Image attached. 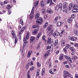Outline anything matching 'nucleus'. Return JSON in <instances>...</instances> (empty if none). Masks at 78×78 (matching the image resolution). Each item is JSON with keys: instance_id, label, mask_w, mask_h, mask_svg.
Wrapping results in <instances>:
<instances>
[{"instance_id": "f8f14e48", "label": "nucleus", "mask_w": 78, "mask_h": 78, "mask_svg": "<svg viewBox=\"0 0 78 78\" xmlns=\"http://www.w3.org/2000/svg\"><path fill=\"white\" fill-rule=\"evenodd\" d=\"M35 37H30V43H32L33 41H34L35 40Z\"/></svg>"}, {"instance_id": "a19ab883", "label": "nucleus", "mask_w": 78, "mask_h": 78, "mask_svg": "<svg viewBox=\"0 0 78 78\" xmlns=\"http://www.w3.org/2000/svg\"><path fill=\"white\" fill-rule=\"evenodd\" d=\"M78 58V57L76 56H74L73 57V58H72V59H73V60L75 59H77Z\"/></svg>"}, {"instance_id": "423d86ee", "label": "nucleus", "mask_w": 78, "mask_h": 78, "mask_svg": "<svg viewBox=\"0 0 78 78\" xmlns=\"http://www.w3.org/2000/svg\"><path fill=\"white\" fill-rule=\"evenodd\" d=\"M25 30V27H23V28H22L20 30V31L19 32V37L20 39H21V36H22V34L23 33V31Z\"/></svg>"}, {"instance_id": "774afa93", "label": "nucleus", "mask_w": 78, "mask_h": 78, "mask_svg": "<svg viewBox=\"0 0 78 78\" xmlns=\"http://www.w3.org/2000/svg\"><path fill=\"white\" fill-rule=\"evenodd\" d=\"M76 27L78 28V23H77L76 25Z\"/></svg>"}, {"instance_id": "ddd939ff", "label": "nucleus", "mask_w": 78, "mask_h": 78, "mask_svg": "<svg viewBox=\"0 0 78 78\" xmlns=\"http://www.w3.org/2000/svg\"><path fill=\"white\" fill-rule=\"evenodd\" d=\"M38 32V30L37 29H34L32 31L33 34H36Z\"/></svg>"}, {"instance_id": "c756f323", "label": "nucleus", "mask_w": 78, "mask_h": 78, "mask_svg": "<svg viewBox=\"0 0 78 78\" xmlns=\"http://www.w3.org/2000/svg\"><path fill=\"white\" fill-rule=\"evenodd\" d=\"M41 12L43 14L45 13V10L44 9H43L41 10Z\"/></svg>"}, {"instance_id": "79ce46f5", "label": "nucleus", "mask_w": 78, "mask_h": 78, "mask_svg": "<svg viewBox=\"0 0 78 78\" xmlns=\"http://www.w3.org/2000/svg\"><path fill=\"white\" fill-rule=\"evenodd\" d=\"M34 70V66H32L30 68V71H32Z\"/></svg>"}, {"instance_id": "6e6d98bb", "label": "nucleus", "mask_w": 78, "mask_h": 78, "mask_svg": "<svg viewBox=\"0 0 78 78\" xmlns=\"http://www.w3.org/2000/svg\"><path fill=\"white\" fill-rule=\"evenodd\" d=\"M33 62L31 61L30 63V66H33Z\"/></svg>"}, {"instance_id": "393cba45", "label": "nucleus", "mask_w": 78, "mask_h": 78, "mask_svg": "<svg viewBox=\"0 0 78 78\" xmlns=\"http://www.w3.org/2000/svg\"><path fill=\"white\" fill-rule=\"evenodd\" d=\"M12 34L14 38H16V34H14V31H12Z\"/></svg>"}, {"instance_id": "c03bdc74", "label": "nucleus", "mask_w": 78, "mask_h": 78, "mask_svg": "<svg viewBox=\"0 0 78 78\" xmlns=\"http://www.w3.org/2000/svg\"><path fill=\"white\" fill-rule=\"evenodd\" d=\"M55 54H58V53H59V51L58 50L57 51H55Z\"/></svg>"}, {"instance_id": "c9c22d12", "label": "nucleus", "mask_w": 78, "mask_h": 78, "mask_svg": "<svg viewBox=\"0 0 78 78\" xmlns=\"http://www.w3.org/2000/svg\"><path fill=\"white\" fill-rule=\"evenodd\" d=\"M65 48H70V45H69V44H67Z\"/></svg>"}, {"instance_id": "09e8293b", "label": "nucleus", "mask_w": 78, "mask_h": 78, "mask_svg": "<svg viewBox=\"0 0 78 78\" xmlns=\"http://www.w3.org/2000/svg\"><path fill=\"white\" fill-rule=\"evenodd\" d=\"M28 78H30V72H28L27 73Z\"/></svg>"}, {"instance_id": "f03ea898", "label": "nucleus", "mask_w": 78, "mask_h": 78, "mask_svg": "<svg viewBox=\"0 0 78 78\" xmlns=\"http://www.w3.org/2000/svg\"><path fill=\"white\" fill-rule=\"evenodd\" d=\"M39 13H37L35 15V19L37 20L36 21V23L37 24H41L42 23L41 22H43V20L41 18H39Z\"/></svg>"}, {"instance_id": "58836bf2", "label": "nucleus", "mask_w": 78, "mask_h": 78, "mask_svg": "<svg viewBox=\"0 0 78 78\" xmlns=\"http://www.w3.org/2000/svg\"><path fill=\"white\" fill-rule=\"evenodd\" d=\"M20 22L21 25H23V20H20Z\"/></svg>"}, {"instance_id": "69168bd1", "label": "nucleus", "mask_w": 78, "mask_h": 78, "mask_svg": "<svg viewBox=\"0 0 78 78\" xmlns=\"http://www.w3.org/2000/svg\"><path fill=\"white\" fill-rule=\"evenodd\" d=\"M51 62H50L49 63V67H51Z\"/></svg>"}, {"instance_id": "ea45409f", "label": "nucleus", "mask_w": 78, "mask_h": 78, "mask_svg": "<svg viewBox=\"0 0 78 78\" xmlns=\"http://www.w3.org/2000/svg\"><path fill=\"white\" fill-rule=\"evenodd\" d=\"M67 49L66 48H63V50L65 53H66L67 52Z\"/></svg>"}, {"instance_id": "a878e982", "label": "nucleus", "mask_w": 78, "mask_h": 78, "mask_svg": "<svg viewBox=\"0 0 78 78\" xmlns=\"http://www.w3.org/2000/svg\"><path fill=\"white\" fill-rule=\"evenodd\" d=\"M45 68H43L42 69V71L41 72V74L42 76H43L44 74H45Z\"/></svg>"}, {"instance_id": "37998d69", "label": "nucleus", "mask_w": 78, "mask_h": 78, "mask_svg": "<svg viewBox=\"0 0 78 78\" xmlns=\"http://www.w3.org/2000/svg\"><path fill=\"white\" fill-rule=\"evenodd\" d=\"M50 50H48L47 51L46 53H47V54H48L49 55H50Z\"/></svg>"}, {"instance_id": "5fc2aeb1", "label": "nucleus", "mask_w": 78, "mask_h": 78, "mask_svg": "<svg viewBox=\"0 0 78 78\" xmlns=\"http://www.w3.org/2000/svg\"><path fill=\"white\" fill-rule=\"evenodd\" d=\"M51 48V46L48 45L47 47V50H48V49H49V48Z\"/></svg>"}, {"instance_id": "6e6552de", "label": "nucleus", "mask_w": 78, "mask_h": 78, "mask_svg": "<svg viewBox=\"0 0 78 78\" xmlns=\"http://www.w3.org/2000/svg\"><path fill=\"white\" fill-rule=\"evenodd\" d=\"M59 35V32L57 31L55 32L52 34V36L55 37H57V36H58Z\"/></svg>"}, {"instance_id": "c85d7f7f", "label": "nucleus", "mask_w": 78, "mask_h": 78, "mask_svg": "<svg viewBox=\"0 0 78 78\" xmlns=\"http://www.w3.org/2000/svg\"><path fill=\"white\" fill-rule=\"evenodd\" d=\"M45 37H46L45 36V35H44L42 37V39H43V41H44L45 42L46 41V39H45Z\"/></svg>"}, {"instance_id": "e433bc0d", "label": "nucleus", "mask_w": 78, "mask_h": 78, "mask_svg": "<svg viewBox=\"0 0 78 78\" xmlns=\"http://www.w3.org/2000/svg\"><path fill=\"white\" fill-rule=\"evenodd\" d=\"M48 30H52V29H51V26H48Z\"/></svg>"}, {"instance_id": "e2e57ef3", "label": "nucleus", "mask_w": 78, "mask_h": 78, "mask_svg": "<svg viewBox=\"0 0 78 78\" xmlns=\"http://www.w3.org/2000/svg\"><path fill=\"white\" fill-rule=\"evenodd\" d=\"M75 78H78V75L77 74H76L75 75Z\"/></svg>"}, {"instance_id": "412c9836", "label": "nucleus", "mask_w": 78, "mask_h": 78, "mask_svg": "<svg viewBox=\"0 0 78 78\" xmlns=\"http://www.w3.org/2000/svg\"><path fill=\"white\" fill-rule=\"evenodd\" d=\"M67 21L69 23H71V22L73 21V20L71 18H69L68 19Z\"/></svg>"}, {"instance_id": "3c124183", "label": "nucleus", "mask_w": 78, "mask_h": 78, "mask_svg": "<svg viewBox=\"0 0 78 78\" xmlns=\"http://www.w3.org/2000/svg\"><path fill=\"white\" fill-rule=\"evenodd\" d=\"M69 60L70 61V62H69V64H71L72 63V59H71V58H69Z\"/></svg>"}, {"instance_id": "2f4dec72", "label": "nucleus", "mask_w": 78, "mask_h": 78, "mask_svg": "<svg viewBox=\"0 0 78 78\" xmlns=\"http://www.w3.org/2000/svg\"><path fill=\"white\" fill-rule=\"evenodd\" d=\"M0 4L2 6V8H4L5 6V4H4V3H3V2H1L0 3Z\"/></svg>"}, {"instance_id": "0e129e2a", "label": "nucleus", "mask_w": 78, "mask_h": 78, "mask_svg": "<svg viewBox=\"0 0 78 78\" xmlns=\"http://www.w3.org/2000/svg\"><path fill=\"white\" fill-rule=\"evenodd\" d=\"M74 46L75 47H78V44H74Z\"/></svg>"}, {"instance_id": "13d9d810", "label": "nucleus", "mask_w": 78, "mask_h": 78, "mask_svg": "<svg viewBox=\"0 0 78 78\" xmlns=\"http://www.w3.org/2000/svg\"><path fill=\"white\" fill-rule=\"evenodd\" d=\"M47 56H49V55L47 53H46L44 55V56H45V57H47Z\"/></svg>"}, {"instance_id": "72a5a7b5", "label": "nucleus", "mask_w": 78, "mask_h": 78, "mask_svg": "<svg viewBox=\"0 0 78 78\" xmlns=\"http://www.w3.org/2000/svg\"><path fill=\"white\" fill-rule=\"evenodd\" d=\"M38 70V71H37V74L36 75V76H39V75H40V73H39V72L40 71V70H39V69Z\"/></svg>"}, {"instance_id": "864d4df0", "label": "nucleus", "mask_w": 78, "mask_h": 78, "mask_svg": "<svg viewBox=\"0 0 78 78\" xmlns=\"http://www.w3.org/2000/svg\"><path fill=\"white\" fill-rule=\"evenodd\" d=\"M63 77L64 78H67V76L66 75L63 74Z\"/></svg>"}, {"instance_id": "680f3d73", "label": "nucleus", "mask_w": 78, "mask_h": 78, "mask_svg": "<svg viewBox=\"0 0 78 78\" xmlns=\"http://www.w3.org/2000/svg\"><path fill=\"white\" fill-rule=\"evenodd\" d=\"M68 63V62L67 61H65L63 62V64H67Z\"/></svg>"}, {"instance_id": "bb28decb", "label": "nucleus", "mask_w": 78, "mask_h": 78, "mask_svg": "<svg viewBox=\"0 0 78 78\" xmlns=\"http://www.w3.org/2000/svg\"><path fill=\"white\" fill-rule=\"evenodd\" d=\"M74 33L76 35H78V32L77 30L75 29L74 30Z\"/></svg>"}, {"instance_id": "8fccbe9b", "label": "nucleus", "mask_w": 78, "mask_h": 78, "mask_svg": "<svg viewBox=\"0 0 78 78\" xmlns=\"http://www.w3.org/2000/svg\"><path fill=\"white\" fill-rule=\"evenodd\" d=\"M37 66L39 67H41V64H40V63H39L38 62H37Z\"/></svg>"}, {"instance_id": "603ef678", "label": "nucleus", "mask_w": 78, "mask_h": 78, "mask_svg": "<svg viewBox=\"0 0 78 78\" xmlns=\"http://www.w3.org/2000/svg\"><path fill=\"white\" fill-rule=\"evenodd\" d=\"M49 72L50 73H51V74H54V73L52 72V71L51 69L49 70Z\"/></svg>"}, {"instance_id": "a211bd4d", "label": "nucleus", "mask_w": 78, "mask_h": 78, "mask_svg": "<svg viewBox=\"0 0 78 78\" xmlns=\"http://www.w3.org/2000/svg\"><path fill=\"white\" fill-rule=\"evenodd\" d=\"M33 53V52H32V51L31 50H30L28 53V55H27V57L28 58H29L30 57V56L31 54H32V53Z\"/></svg>"}, {"instance_id": "7ed1b4c3", "label": "nucleus", "mask_w": 78, "mask_h": 78, "mask_svg": "<svg viewBox=\"0 0 78 78\" xmlns=\"http://www.w3.org/2000/svg\"><path fill=\"white\" fill-rule=\"evenodd\" d=\"M29 34H28V33H27L26 37H23V42L24 43L23 44V47L26 46V44H27V43L28 42V41H27V39H29L30 38Z\"/></svg>"}, {"instance_id": "b1692460", "label": "nucleus", "mask_w": 78, "mask_h": 78, "mask_svg": "<svg viewBox=\"0 0 78 78\" xmlns=\"http://www.w3.org/2000/svg\"><path fill=\"white\" fill-rule=\"evenodd\" d=\"M58 45V40H56L55 41V42L54 44L55 47V46H56V45Z\"/></svg>"}, {"instance_id": "20e7f679", "label": "nucleus", "mask_w": 78, "mask_h": 78, "mask_svg": "<svg viewBox=\"0 0 78 78\" xmlns=\"http://www.w3.org/2000/svg\"><path fill=\"white\" fill-rule=\"evenodd\" d=\"M64 8L63 9V12L64 14L67 13L68 12V6H67V4H64Z\"/></svg>"}, {"instance_id": "4be33fe9", "label": "nucleus", "mask_w": 78, "mask_h": 78, "mask_svg": "<svg viewBox=\"0 0 78 78\" xmlns=\"http://www.w3.org/2000/svg\"><path fill=\"white\" fill-rule=\"evenodd\" d=\"M39 3V1H36L35 2V3H34V7H35V8H36V6H37V5H38V4Z\"/></svg>"}, {"instance_id": "49530a36", "label": "nucleus", "mask_w": 78, "mask_h": 78, "mask_svg": "<svg viewBox=\"0 0 78 78\" xmlns=\"http://www.w3.org/2000/svg\"><path fill=\"white\" fill-rule=\"evenodd\" d=\"M37 25H34L32 26V28H37Z\"/></svg>"}, {"instance_id": "4c0bfd02", "label": "nucleus", "mask_w": 78, "mask_h": 78, "mask_svg": "<svg viewBox=\"0 0 78 78\" xmlns=\"http://www.w3.org/2000/svg\"><path fill=\"white\" fill-rule=\"evenodd\" d=\"M17 41H18L17 38H15V42H14L15 44H17Z\"/></svg>"}, {"instance_id": "1a4fd4ad", "label": "nucleus", "mask_w": 78, "mask_h": 78, "mask_svg": "<svg viewBox=\"0 0 78 78\" xmlns=\"http://www.w3.org/2000/svg\"><path fill=\"white\" fill-rule=\"evenodd\" d=\"M53 29H51V30H48V33L49 36H51L53 35Z\"/></svg>"}, {"instance_id": "f3484780", "label": "nucleus", "mask_w": 78, "mask_h": 78, "mask_svg": "<svg viewBox=\"0 0 78 78\" xmlns=\"http://www.w3.org/2000/svg\"><path fill=\"white\" fill-rule=\"evenodd\" d=\"M48 13H49V14L52 13L53 12V11H52V10L50 9H48L46 11Z\"/></svg>"}, {"instance_id": "bf43d9fd", "label": "nucleus", "mask_w": 78, "mask_h": 78, "mask_svg": "<svg viewBox=\"0 0 78 78\" xmlns=\"http://www.w3.org/2000/svg\"><path fill=\"white\" fill-rule=\"evenodd\" d=\"M65 31V30H62L61 32V33H62V34H63L64 33Z\"/></svg>"}, {"instance_id": "f257e3e1", "label": "nucleus", "mask_w": 78, "mask_h": 78, "mask_svg": "<svg viewBox=\"0 0 78 78\" xmlns=\"http://www.w3.org/2000/svg\"><path fill=\"white\" fill-rule=\"evenodd\" d=\"M78 7L77 6V5L76 4H73V3L70 4L69 5V10H71L72 9L74 8L72 12H78V9H77Z\"/></svg>"}, {"instance_id": "0eeeda50", "label": "nucleus", "mask_w": 78, "mask_h": 78, "mask_svg": "<svg viewBox=\"0 0 78 78\" xmlns=\"http://www.w3.org/2000/svg\"><path fill=\"white\" fill-rule=\"evenodd\" d=\"M33 9H34V7L32 8L30 16L29 18L30 19H32L33 18V17H34V15H33V13H34V10Z\"/></svg>"}, {"instance_id": "338daca9", "label": "nucleus", "mask_w": 78, "mask_h": 78, "mask_svg": "<svg viewBox=\"0 0 78 78\" xmlns=\"http://www.w3.org/2000/svg\"><path fill=\"white\" fill-rule=\"evenodd\" d=\"M58 17L57 16L55 18V20H58Z\"/></svg>"}, {"instance_id": "aec40b11", "label": "nucleus", "mask_w": 78, "mask_h": 78, "mask_svg": "<svg viewBox=\"0 0 78 78\" xmlns=\"http://www.w3.org/2000/svg\"><path fill=\"white\" fill-rule=\"evenodd\" d=\"M41 35H42V34H41V33L40 32L38 33V35L36 38L37 40H38V39H39V37L41 36Z\"/></svg>"}, {"instance_id": "a18cd8bd", "label": "nucleus", "mask_w": 78, "mask_h": 78, "mask_svg": "<svg viewBox=\"0 0 78 78\" xmlns=\"http://www.w3.org/2000/svg\"><path fill=\"white\" fill-rule=\"evenodd\" d=\"M69 49L70 50H71V51H73L74 50V48H73V47H71L69 48Z\"/></svg>"}, {"instance_id": "9b49d317", "label": "nucleus", "mask_w": 78, "mask_h": 78, "mask_svg": "<svg viewBox=\"0 0 78 78\" xmlns=\"http://www.w3.org/2000/svg\"><path fill=\"white\" fill-rule=\"evenodd\" d=\"M61 45L62 47H64L66 44V41L65 40H62L61 41Z\"/></svg>"}, {"instance_id": "2eb2a0df", "label": "nucleus", "mask_w": 78, "mask_h": 78, "mask_svg": "<svg viewBox=\"0 0 78 78\" xmlns=\"http://www.w3.org/2000/svg\"><path fill=\"white\" fill-rule=\"evenodd\" d=\"M50 3V5H54V3H53L52 0H48L47 3H48V4H49V3Z\"/></svg>"}, {"instance_id": "39448f33", "label": "nucleus", "mask_w": 78, "mask_h": 78, "mask_svg": "<svg viewBox=\"0 0 78 78\" xmlns=\"http://www.w3.org/2000/svg\"><path fill=\"white\" fill-rule=\"evenodd\" d=\"M51 38L50 37H48V41L46 40L45 42L44 43L45 45H49L51 43Z\"/></svg>"}, {"instance_id": "5701e85b", "label": "nucleus", "mask_w": 78, "mask_h": 78, "mask_svg": "<svg viewBox=\"0 0 78 78\" xmlns=\"http://www.w3.org/2000/svg\"><path fill=\"white\" fill-rule=\"evenodd\" d=\"M62 3H60L58 5V8L60 9V10H62Z\"/></svg>"}, {"instance_id": "7c9ffc66", "label": "nucleus", "mask_w": 78, "mask_h": 78, "mask_svg": "<svg viewBox=\"0 0 78 78\" xmlns=\"http://www.w3.org/2000/svg\"><path fill=\"white\" fill-rule=\"evenodd\" d=\"M69 72L67 71H65L64 72V73L63 74V75H68L69 74Z\"/></svg>"}, {"instance_id": "dca6fc26", "label": "nucleus", "mask_w": 78, "mask_h": 78, "mask_svg": "<svg viewBox=\"0 0 78 78\" xmlns=\"http://www.w3.org/2000/svg\"><path fill=\"white\" fill-rule=\"evenodd\" d=\"M64 56V55L63 54H61L59 58L60 61H61L62 59H63Z\"/></svg>"}, {"instance_id": "4468645a", "label": "nucleus", "mask_w": 78, "mask_h": 78, "mask_svg": "<svg viewBox=\"0 0 78 78\" xmlns=\"http://www.w3.org/2000/svg\"><path fill=\"white\" fill-rule=\"evenodd\" d=\"M44 1H41V3H40V5L41 6V7H44V6L45 5V3H44Z\"/></svg>"}, {"instance_id": "cd10ccee", "label": "nucleus", "mask_w": 78, "mask_h": 78, "mask_svg": "<svg viewBox=\"0 0 78 78\" xmlns=\"http://www.w3.org/2000/svg\"><path fill=\"white\" fill-rule=\"evenodd\" d=\"M12 8V5H8L6 6L7 9H10V8Z\"/></svg>"}, {"instance_id": "4d7b16f0", "label": "nucleus", "mask_w": 78, "mask_h": 78, "mask_svg": "<svg viewBox=\"0 0 78 78\" xmlns=\"http://www.w3.org/2000/svg\"><path fill=\"white\" fill-rule=\"evenodd\" d=\"M67 76L68 77H70V76H71V74H70V73H69V74L67 75Z\"/></svg>"}, {"instance_id": "9d476101", "label": "nucleus", "mask_w": 78, "mask_h": 78, "mask_svg": "<svg viewBox=\"0 0 78 78\" xmlns=\"http://www.w3.org/2000/svg\"><path fill=\"white\" fill-rule=\"evenodd\" d=\"M69 38L71 41H76V38L75 37H69Z\"/></svg>"}, {"instance_id": "6ab92c4d", "label": "nucleus", "mask_w": 78, "mask_h": 78, "mask_svg": "<svg viewBox=\"0 0 78 78\" xmlns=\"http://www.w3.org/2000/svg\"><path fill=\"white\" fill-rule=\"evenodd\" d=\"M63 22H58V23H57V27H60L61 25L63 24Z\"/></svg>"}, {"instance_id": "473e14b6", "label": "nucleus", "mask_w": 78, "mask_h": 78, "mask_svg": "<svg viewBox=\"0 0 78 78\" xmlns=\"http://www.w3.org/2000/svg\"><path fill=\"white\" fill-rule=\"evenodd\" d=\"M64 57L65 58H66V59H69L70 58H70V57H69V56H67L66 55H65L64 56Z\"/></svg>"}, {"instance_id": "052dcab7", "label": "nucleus", "mask_w": 78, "mask_h": 78, "mask_svg": "<svg viewBox=\"0 0 78 78\" xmlns=\"http://www.w3.org/2000/svg\"><path fill=\"white\" fill-rule=\"evenodd\" d=\"M59 8L58 6H57L55 7V10H58V9Z\"/></svg>"}, {"instance_id": "f704fd0d", "label": "nucleus", "mask_w": 78, "mask_h": 78, "mask_svg": "<svg viewBox=\"0 0 78 78\" xmlns=\"http://www.w3.org/2000/svg\"><path fill=\"white\" fill-rule=\"evenodd\" d=\"M9 3V1L8 0H6L4 2V3L5 5H6V4H7V3Z\"/></svg>"}, {"instance_id": "de8ad7c7", "label": "nucleus", "mask_w": 78, "mask_h": 78, "mask_svg": "<svg viewBox=\"0 0 78 78\" xmlns=\"http://www.w3.org/2000/svg\"><path fill=\"white\" fill-rule=\"evenodd\" d=\"M48 25V23L47 22L45 23V26H44V28H47V26Z\"/></svg>"}]
</instances>
